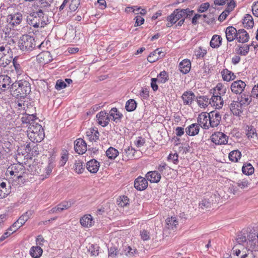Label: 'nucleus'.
<instances>
[{
    "label": "nucleus",
    "instance_id": "1",
    "mask_svg": "<svg viewBox=\"0 0 258 258\" xmlns=\"http://www.w3.org/2000/svg\"><path fill=\"white\" fill-rule=\"evenodd\" d=\"M10 91L17 98H24L31 92L30 84L24 80L16 81L11 85Z\"/></svg>",
    "mask_w": 258,
    "mask_h": 258
},
{
    "label": "nucleus",
    "instance_id": "2",
    "mask_svg": "<svg viewBox=\"0 0 258 258\" xmlns=\"http://www.w3.org/2000/svg\"><path fill=\"white\" fill-rule=\"evenodd\" d=\"M27 132L28 138L33 143L41 142L45 136L42 126L36 122H32Z\"/></svg>",
    "mask_w": 258,
    "mask_h": 258
},
{
    "label": "nucleus",
    "instance_id": "3",
    "mask_svg": "<svg viewBox=\"0 0 258 258\" xmlns=\"http://www.w3.org/2000/svg\"><path fill=\"white\" fill-rule=\"evenodd\" d=\"M18 43L20 50L25 52H30L36 47L39 48L42 44V43L37 44L34 37L28 34L22 35Z\"/></svg>",
    "mask_w": 258,
    "mask_h": 258
},
{
    "label": "nucleus",
    "instance_id": "4",
    "mask_svg": "<svg viewBox=\"0 0 258 258\" xmlns=\"http://www.w3.org/2000/svg\"><path fill=\"white\" fill-rule=\"evenodd\" d=\"M194 11L190 10L189 9H177L175 10L173 13L169 16L167 20L168 23L166 24L167 27H171L175 24L176 22L183 18L190 17L192 15Z\"/></svg>",
    "mask_w": 258,
    "mask_h": 258
},
{
    "label": "nucleus",
    "instance_id": "5",
    "mask_svg": "<svg viewBox=\"0 0 258 258\" xmlns=\"http://www.w3.org/2000/svg\"><path fill=\"white\" fill-rule=\"evenodd\" d=\"M28 24L35 28H42L46 24L47 20L44 18V13L42 9L31 13L27 17Z\"/></svg>",
    "mask_w": 258,
    "mask_h": 258
},
{
    "label": "nucleus",
    "instance_id": "6",
    "mask_svg": "<svg viewBox=\"0 0 258 258\" xmlns=\"http://www.w3.org/2000/svg\"><path fill=\"white\" fill-rule=\"evenodd\" d=\"M12 52L9 46H0V67H6L12 61Z\"/></svg>",
    "mask_w": 258,
    "mask_h": 258
},
{
    "label": "nucleus",
    "instance_id": "7",
    "mask_svg": "<svg viewBox=\"0 0 258 258\" xmlns=\"http://www.w3.org/2000/svg\"><path fill=\"white\" fill-rule=\"evenodd\" d=\"M228 138L225 134L220 132H216L211 136V141L218 145L226 144Z\"/></svg>",
    "mask_w": 258,
    "mask_h": 258
},
{
    "label": "nucleus",
    "instance_id": "8",
    "mask_svg": "<svg viewBox=\"0 0 258 258\" xmlns=\"http://www.w3.org/2000/svg\"><path fill=\"white\" fill-rule=\"evenodd\" d=\"M208 118L209 119L208 123L210 127H215L220 124L221 120V115L217 111H213L208 113Z\"/></svg>",
    "mask_w": 258,
    "mask_h": 258
},
{
    "label": "nucleus",
    "instance_id": "9",
    "mask_svg": "<svg viewBox=\"0 0 258 258\" xmlns=\"http://www.w3.org/2000/svg\"><path fill=\"white\" fill-rule=\"evenodd\" d=\"M96 117L97 119L98 124L103 127L106 126L110 121L109 114L105 111H101L97 113Z\"/></svg>",
    "mask_w": 258,
    "mask_h": 258
},
{
    "label": "nucleus",
    "instance_id": "10",
    "mask_svg": "<svg viewBox=\"0 0 258 258\" xmlns=\"http://www.w3.org/2000/svg\"><path fill=\"white\" fill-rule=\"evenodd\" d=\"M246 87V84L242 80H237L233 82L231 85V91L236 94H241Z\"/></svg>",
    "mask_w": 258,
    "mask_h": 258
},
{
    "label": "nucleus",
    "instance_id": "11",
    "mask_svg": "<svg viewBox=\"0 0 258 258\" xmlns=\"http://www.w3.org/2000/svg\"><path fill=\"white\" fill-rule=\"evenodd\" d=\"M74 149L79 154H83L87 151V144L82 139H78L74 142Z\"/></svg>",
    "mask_w": 258,
    "mask_h": 258
},
{
    "label": "nucleus",
    "instance_id": "12",
    "mask_svg": "<svg viewBox=\"0 0 258 258\" xmlns=\"http://www.w3.org/2000/svg\"><path fill=\"white\" fill-rule=\"evenodd\" d=\"M52 60L51 53L47 51H43L37 56V61L41 64L48 63Z\"/></svg>",
    "mask_w": 258,
    "mask_h": 258
},
{
    "label": "nucleus",
    "instance_id": "13",
    "mask_svg": "<svg viewBox=\"0 0 258 258\" xmlns=\"http://www.w3.org/2000/svg\"><path fill=\"white\" fill-rule=\"evenodd\" d=\"M243 107L238 100L233 101L229 106L231 111L236 116L240 115L243 112Z\"/></svg>",
    "mask_w": 258,
    "mask_h": 258
},
{
    "label": "nucleus",
    "instance_id": "14",
    "mask_svg": "<svg viewBox=\"0 0 258 258\" xmlns=\"http://www.w3.org/2000/svg\"><path fill=\"white\" fill-rule=\"evenodd\" d=\"M208 113L202 112L199 115L198 117V122L199 125L201 126L204 129H209L210 126L209 125V119H208Z\"/></svg>",
    "mask_w": 258,
    "mask_h": 258
},
{
    "label": "nucleus",
    "instance_id": "15",
    "mask_svg": "<svg viewBox=\"0 0 258 258\" xmlns=\"http://www.w3.org/2000/svg\"><path fill=\"white\" fill-rule=\"evenodd\" d=\"M212 96L210 98V105L215 107L216 109L221 108L223 105V100L221 96L218 95L217 93H212Z\"/></svg>",
    "mask_w": 258,
    "mask_h": 258
},
{
    "label": "nucleus",
    "instance_id": "16",
    "mask_svg": "<svg viewBox=\"0 0 258 258\" xmlns=\"http://www.w3.org/2000/svg\"><path fill=\"white\" fill-rule=\"evenodd\" d=\"M148 185L147 179L142 176H139L134 181V187L138 190H143L146 189Z\"/></svg>",
    "mask_w": 258,
    "mask_h": 258
},
{
    "label": "nucleus",
    "instance_id": "17",
    "mask_svg": "<svg viewBox=\"0 0 258 258\" xmlns=\"http://www.w3.org/2000/svg\"><path fill=\"white\" fill-rule=\"evenodd\" d=\"M136 151L132 147H127L122 150V160L127 161L135 158V154Z\"/></svg>",
    "mask_w": 258,
    "mask_h": 258
},
{
    "label": "nucleus",
    "instance_id": "18",
    "mask_svg": "<svg viewBox=\"0 0 258 258\" xmlns=\"http://www.w3.org/2000/svg\"><path fill=\"white\" fill-rule=\"evenodd\" d=\"M225 33L227 40L231 42L234 39H236L238 30L232 26H229L226 28Z\"/></svg>",
    "mask_w": 258,
    "mask_h": 258
},
{
    "label": "nucleus",
    "instance_id": "19",
    "mask_svg": "<svg viewBox=\"0 0 258 258\" xmlns=\"http://www.w3.org/2000/svg\"><path fill=\"white\" fill-rule=\"evenodd\" d=\"M8 20L12 25H19L23 20L22 15L20 13H17L14 14L9 15L8 16Z\"/></svg>",
    "mask_w": 258,
    "mask_h": 258
},
{
    "label": "nucleus",
    "instance_id": "20",
    "mask_svg": "<svg viewBox=\"0 0 258 258\" xmlns=\"http://www.w3.org/2000/svg\"><path fill=\"white\" fill-rule=\"evenodd\" d=\"M146 177L147 180H149L151 182L157 183L159 182L161 179V174L157 171H153L148 172Z\"/></svg>",
    "mask_w": 258,
    "mask_h": 258
},
{
    "label": "nucleus",
    "instance_id": "21",
    "mask_svg": "<svg viewBox=\"0 0 258 258\" xmlns=\"http://www.w3.org/2000/svg\"><path fill=\"white\" fill-rule=\"evenodd\" d=\"M191 62L188 59L182 60L179 64V69L183 74H187L190 70Z\"/></svg>",
    "mask_w": 258,
    "mask_h": 258
},
{
    "label": "nucleus",
    "instance_id": "22",
    "mask_svg": "<svg viewBox=\"0 0 258 258\" xmlns=\"http://www.w3.org/2000/svg\"><path fill=\"white\" fill-rule=\"evenodd\" d=\"M99 166V163L95 159H92L86 164L87 169L93 173H95L98 171Z\"/></svg>",
    "mask_w": 258,
    "mask_h": 258
},
{
    "label": "nucleus",
    "instance_id": "23",
    "mask_svg": "<svg viewBox=\"0 0 258 258\" xmlns=\"http://www.w3.org/2000/svg\"><path fill=\"white\" fill-rule=\"evenodd\" d=\"M109 116L110 119H111L116 123L120 121L121 118L122 117V114L118 111L116 108H112L109 111Z\"/></svg>",
    "mask_w": 258,
    "mask_h": 258
},
{
    "label": "nucleus",
    "instance_id": "24",
    "mask_svg": "<svg viewBox=\"0 0 258 258\" xmlns=\"http://www.w3.org/2000/svg\"><path fill=\"white\" fill-rule=\"evenodd\" d=\"M249 36L248 33L243 29H240L238 30L236 40L238 42L245 43L249 40Z\"/></svg>",
    "mask_w": 258,
    "mask_h": 258
},
{
    "label": "nucleus",
    "instance_id": "25",
    "mask_svg": "<svg viewBox=\"0 0 258 258\" xmlns=\"http://www.w3.org/2000/svg\"><path fill=\"white\" fill-rule=\"evenodd\" d=\"M200 128L199 124L192 123L186 128L185 132L188 136H194L198 134Z\"/></svg>",
    "mask_w": 258,
    "mask_h": 258
},
{
    "label": "nucleus",
    "instance_id": "26",
    "mask_svg": "<svg viewBox=\"0 0 258 258\" xmlns=\"http://www.w3.org/2000/svg\"><path fill=\"white\" fill-rule=\"evenodd\" d=\"M11 83V79L7 75L0 76V89L5 90L6 88H9Z\"/></svg>",
    "mask_w": 258,
    "mask_h": 258
},
{
    "label": "nucleus",
    "instance_id": "27",
    "mask_svg": "<svg viewBox=\"0 0 258 258\" xmlns=\"http://www.w3.org/2000/svg\"><path fill=\"white\" fill-rule=\"evenodd\" d=\"M80 222L82 226L88 228L92 225L93 218L90 214L85 215L80 219Z\"/></svg>",
    "mask_w": 258,
    "mask_h": 258
},
{
    "label": "nucleus",
    "instance_id": "28",
    "mask_svg": "<svg viewBox=\"0 0 258 258\" xmlns=\"http://www.w3.org/2000/svg\"><path fill=\"white\" fill-rule=\"evenodd\" d=\"M195 94L191 91L184 92L182 95V99L184 104H190L195 99Z\"/></svg>",
    "mask_w": 258,
    "mask_h": 258
},
{
    "label": "nucleus",
    "instance_id": "29",
    "mask_svg": "<svg viewBox=\"0 0 258 258\" xmlns=\"http://www.w3.org/2000/svg\"><path fill=\"white\" fill-rule=\"evenodd\" d=\"M35 117L34 114H26L21 117V121L23 124H26L27 126H30L32 122H36Z\"/></svg>",
    "mask_w": 258,
    "mask_h": 258
},
{
    "label": "nucleus",
    "instance_id": "30",
    "mask_svg": "<svg viewBox=\"0 0 258 258\" xmlns=\"http://www.w3.org/2000/svg\"><path fill=\"white\" fill-rule=\"evenodd\" d=\"M243 25L246 29L251 28L253 27L254 22L252 16L249 14H246L243 19Z\"/></svg>",
    "mask_w": 258,
    "mask_h": 258
},
{
    "label": "nucleus",
    "instance_id": "31",
    "mask_svg": "<svg viewBox=\"0 0 258 258\" xmlns=\"http://www.w3.org/2000/svg\"><path fill=\"white\" fill-rule=\"evenodd\" d=\"M86 136L90 141H96L99 139V133L94 128H91L86 132Z\"/></svg>",
    "mask_w": 258,
    "mask_h": 258
},
{
    "label": "nucleus",
    "instance_id": "32",
    "mask_svg": "<svg viewBox=\"0 0 258 258\" xmlns=\"http://www.w3.org/2000/svg\"><path fill=\"white\" fill-rule=\"evenodd\" d=\"M119 151L115 148L110 147L106 151V155L111 160L115 159L119 155Z\"/></svg>",
    "mask_w": 258,
    "mask_h": 258
},
{
    "label": "nucleus",
    "instance_id": "33",
    "mask_svg": "<svg viewBox=\"0 0 258 258\" xmlns=\"http://www.w3.org/2000/svg\"><path fill=\"white\" fill-rule=\"evenodd\" d=\"M222 38L220 35H214L210 41V45L212 48H218L221 44Z\"/></svg>",
    "mask_w": 258,
    "mask_h": 258
},
{
    "label": "nucleus",
    "instance_id": "34",
    "mask_svg": "<svg viewBox=\"0 0 258 258\" xmlns=\"http://www.w3.org/2000/svg\"><path fill=\"white\" fill-rule=\"evenodd\" d=\"M197 102L198 105L203 108H205L210 104V99L206 96H200L198 98Z\"/></svg>",
    "mask_w": 258,
    "mask_h": 258
},
{
    "label": "nucleus",
    "instance_id": "35",
    "mask_svg": "<svg viewBox=\"0 0 258 258\" xmlns=\"http://www.w3.org/2000/svg\"><path fill=\"white\" fill-rule=\"evenodd\" d=\"M221 75L223 79L226 81H230V80H234L235 78L234 73L227 69H224L221 72Z\"/></svg>",
    "mask_w": 258,
    "mask_h": 258
},
{
    "label": "nucleus",
    "instance_id": "36",
    "mask_svg": "<svg viewBox=\"0 0 258 258\" xmlns=\"http://www.w3.org/2000/svg\"><path fill=\"white\" fill-rule=\"evenodd\" d=\"M42 252L43 250L40 247L33 246L30 249V254L34 258H38L41 255Z\"/></svg>",
    "mask_w": 258,
    "mask_h": 258
},
{
    "label": "nucleus",
    "instance_id": "37",
    "mask_svg": "<svg viewBox=\"0 0 258 258\" xmlns=\"http://www.w3.org/2000/svg\"><path fill=\"white\" fill-rule=\"evenodd\" d=\"M252 96L249 95L243 94L241 97L240 99H239L238 98V100L241 103V104L244 106H247L252 101Z\"/></svg>",
    "mask_w": 258,
    "mask_h": 258
},
{
    "label": "nucleus",
    "instance_id": "38",
    "mask_svg": "<svg viewBox=\"0 0 258 258\" xmlns=\"http://www.w3.org/2000/svg\"><path fill=\"white\" fill-rule=\"evenodd\" d=\"M241 156V153L238 150L232 151L229 154V159L232 162H238Z\"/></svg>",
    "mask_w": 258,
    "mask_h": 258
},
{
    "label": "nucleus",
    "instance_id": "39",
    "mask_svg": "<svg viewBox=\"0 0 258 258\" xmlns=\"http://www.w3.org/2000/svg\"><path fill=\"white\" fill-rule=\"evenodd\" d=\"M246 249H244L242 245H235L232 248V252L233 254L237 256L238 257L240 258V255H241L243 252H247Z\"/></svg>",
    "mask_w": 258,
    "mask_h": 258
},
{
    "label": "nucleus",
    "instance_id": "40",
    "mask_svg": "<svg viewBox=\"0 0 258 258\" xmlns=\"http://www.w3.org/2000/svg\"><path fill=\"white\" fill-rule=\"evenodd\" d=\"M234 183L241 189H244L248 187L250 183L249 180V178H244L242 179H239Z\"/></svg>",
    "mask_w": 258,
    "mask_h": 258
},
{
    "label": "nucleus",
    "instance_id": "41",
    "mask_svg": "<svg viewBox=\"0 0 258 258\" xmlns=\"http://www.w3.org/2000/svg\"><path fill=\"white\" fill-rule=\"evenodd\" d=\"M215 8L213 7L210 9V11L211 12V14H209V15H202V19L208 24L213 23L215 21V18L214 15L212 14V13H213L215 11Z\"/></svg>",
    "mask_w": 258,
    "mask_h": 258
},
{
    "label": "nucleus",
    "instance_id": "42",
    "mask_svg": "<svg viewBox=\"0 0 258 258\" xmlns=\"http://www.w3.org/2000/svg\"><path fill=\"white\" fill-rule=\"evenodd\" d=\"M40 8L42 9L43 12L45 11H49V8L53 3V0H40Z\"/></svg>",
    "mask_w": 258,
    "mask_h": 258
},
{
    "label": "nucleus",
    "instance_id": "43",
    "mask_svg": "<svg viewBox=\"0 0 258 258\" xmlns=\"http://www.w3.org/2000/svg\"><path fill=\"white\" fill-rule=\"evenodd\" d=\"M137 104L135 100L131 99L126 102L125 109L128 112L133 111L137 108Z\"/></svg>",
    "mask_w": 258,
    "mask_h": 258
},
{
    "label": "nucleus",
    "instance_id": "44",
    "mask_svg": "<svg viewBox=\"0 0 258 258\" xmlns=\"http://www.w3.org/2000/svg\"><path fill=\"white\" fill-rule=\"evenodd\" d=\"M117 202L120 207H124L129 205L130 200L127 196H122L117 199Z\"/></svg>",
    "mask_w": 258,
    "mask_h": 258
},
{
    "label": "nucleus",
    "instance_id": "45",
    "mask_svg": "<svg viewBox=\"0 0 258 258\" xmlns=\"http://www.w3.org/2000/svg\"><path fill=\"white\" fill-rule=\"evenodd\" d=\"M83 163L81 160H77L76 161L73 168L74 170L78 173V174H80L83 173L84 170Z\"/></svg>",
    "mask_w": 258,
    "mask_h": 258
},
{
    "label": "nucleus",
    "instance_id": "46",
    "mask_svg": "<svg viewBox=\"0 0 258 258\" xmlns=\"http://www.w3.org/2000/svg\"><path fill=\"white\" fill-rule=\"evenodd\" d=\"M238 47L237 52L241 55H246L249 51V45H238Z\"/></svg>",
    "mask_w": 258,
    "mask_h": 258
},
{
    "label": "nucleus",
    "instance_id": "47",
    "mask_svg": "<svg viewBox=\"0 0 258 258\" xmlns=\"http://www.w3.org/2000/svg\"><path fill=\"white\" fill-rule=\"evenodd\" d=\"M17 60L18 58L17 57H14L13 59V63L17 74L18 75H20L23 72V70Z\"/></svg>",
    "mask_w": 258,
    "mask_h": 258
},
{
    "label": "nucleus",
    "instance_id": "48",
    "mask_svg": "<svg viewBox=\"0 0 258 258\" xmlns=\"http://www.w3.org/2000/svg\"><path fill=\"white\" fill-rule=\"evenodd\" d=\"M158 82L161 83H165L168 80V76L165 71L161 72L157 76Z\"/></svg>",
    "mask_w": 258,
    "mask_h": 258
},
{
    "label": "nucleus",
    "instance_id": "49",
    "mask_svg": "<svg viewBox=\"0 0 258 258\" xmlns=\"http://www.w3.org/2000/svg\"><path fill=\"white\" fill-rule=\"evenodd\" d=\"M254 168L250 164L243 166L242 168V172L246 175L252 174L254 172Z\"/></svg>",
    "mask_w": 258,
    "mask_h": 258
},
{
    "label": "nucleus",
    "instance_id": "50",
    "mask_svg": "<svg viewBox=\"0 0 258 258\" xmlns=\"http://www.w3.org/2000/svg\"><path fill=\"white\" fill-rule=\"evenodd\" d=\"M236 240L238 243L237 245H242L243 243L247 242L248 240L244 233H240L238 234Z\"/></svg>",
    "mask_w": 258,
    "mask_h": 258
},
{
    "label": "nucleus",
    "instance_id": "51",
    "mask_svg": "<svg viewBox=\"0 0 258 258\" xmlns=\"http://www.w3.org/2000/svg\"><path fill=\"white\" fill-rule=\"evenodd\" d=\"M31 214V212H27L22 215L18 219V221L20 223L21 225H23L25 222L29 219V217Z\"/></svg>",
    "mask_w": 258,
    "mask_h": 258
},
{
    "label": "nucleus",
    "instance_id": "52",
    "mask_svg": "<svg viewBox=\"0 0 258 258\" xmlns=\"http://www.w3.org/2000/svg\"><path fill=\"white\" fill-rule=\"evenodd\" d=\"M11 192V186H9L7 188H0V199L6 198Z\"/></svg>",
    "mask_w": 258,
    "mask_h": 258
},
{
    "label": "nucleus",
    "instance_id": "53",
    "mask_svg": "<svg viewBox=\"0 0 258 258\" xmlns=\"http://www.w3.org/2000/svg\"><path fill=\"white\" fill-rule=\"evenodd\" d=\"M80 5V0H72L69 6V9L71 11L74 12L77 10Z\"/></svg>",
    "mask_w": 258,
    "mask_h": 258
},
{
    "label": "nucleus",
    "instance_id": "54",
    "mask_svg": "<svg viewBox=\"0 0 258 258\" xmlns=\"http://www.w3.org/2000/svg\"><path fill=\"white\" fill-rule=\"evenodd\" d=\"M157 49H156L152 52H151L150 55L147 57L148 61L150 62H155L159 59V56H157Z\"/></svg>",
    "mask_w": 258,
    "mask_h": 258
},
{
    "label": "nucleus",
    "instance_id": "55",
    "mask_svg": "<svg viewBox=\"0 0 258 258\" xmlns=\"http://www.w3.org/2000/svg\"><path fill=\"white\" fill-rule=\"evenodd\" d=\"M167 224L169 226V228H173V227H176L178 225V221L176 218L171 217L167 219Z\"/></svg>",
    "mask_w": 258,
    "mask_h": 258
},
{
    "label": "nucleus",
    "instance_id": "56",
    "mask_svg": "<svg viewBox=\"0 0 258 258\" xmlns=\"http://www.w3.org/2000/svg\"><path fill=\"white\" fill-rule=\"evenodd\" d=\"M13 166H16L15 171H17V177L19 178L22 177V174L24 173V166L21 164L14 165Z\"/></svg>",
    "mask_w": 258,
    "mask_h": 258
},
{
    "label": "nucleus",
    "instance_id": "57",
    "mask_svg": "<svg viewBox=\"0 0 258 258\" xmlns=\"http://www.w3.org/2000/svg\"><path fill=\"white\" fill-rule=\"evenodd\" d=\"M15 108H18V110H20V111H21V110L23 111V112H21L20 111V113H21L23 114L24 113L25 107V103L24 101H19V100L16 101L15 102Z\"/></svg>",
    "mask_w": 258,
    "mask_h": 258
},
{
    "label": "nucleus",
    "instance_id": "58",
    "mask_svg": "<svg viewBox=\"0 0 258 258\" xmlns=\"http://www.w3.org/2000/svg\"><path fill=\"white\" fill-rule=\"evenodd\" d=\"M99 247L97 245H91L88 248V251L92 255L96 256L99 253Z\"/></svg>",
    "mask_w": 258,
    "mask_h": 258
},
{
    "label": "nucleus",
    "instance_id": "59",
    "mask_svg": "<svg viewBox=\"0 0 258 258\" xmlns=\"http://www.w3.org/2000/svg\"><path fill=\"white\" fill-rule=\"evenodd\" d=\"M72 206V203L71 202H66L64 201L58 205V208L60 209V212L62 211L63 210H66L69 209Z\"/></svg>",
    "mask_w": 258,
    "mask_h": 258
},
{
    "label": "nucleus",
    "instance_id": "60",
    "mask_svg": "<svg viewBox=\"0 0 258 258\" xmlns=\"http://www.w3.org/2000/svg\"><path fill=\"white\" fill-rule=\"evenodd\" d=\"M23 225H21L20 223L17 220L16 222H15L12 226H11L9 229L8 231H10L12 232V233H13L14 232H15L17 230H18L19 228H20L21 227H22Z\"/></svg>",
    "mask_w": 258,
    "mask_h": 258
},
{
    "label": "nucleus",
    "instance_id": "61",
    "mask_svg": "<svg viewBox=\"0 0 258 258\" xmlns=\"http://www.w3.org/2000/svg\"><path fill=\"white\" fill-rule=\"evenodd\" d=\"M67 87V85L65 82L62 80H58L56 81L55 88L57 90H60Z\"/></svg>",
    "mask_w": 258,
    "mask_h": 258
},
{
    "label": "nucleus",
    "instance_id": "62",
    "mask_svg": "<svg viewBox=\"0 0 258 258\" xmlns=\"http://www.w3.org/2000/svg\"><path fill=\"white\" fill-rule=\"evenodd\" d=\"M168 160L172 161L173 163L176 164L178 162V155L176 153L173 154H170L168 156Z\"/></svg>",
    "mask_w": 258,
    "mask_h": 258
},
{
    "label": "nucleus",
    "instance_id": "63",
    "mask_svg": "<svg viewBox=\"0 0 258 258\" xmlns=\"http://www.w3.org/2000/svg\"><path fill=\"white\" fill-rule=\"evenodd\" d=\"M169 167L166 164V163L163 162L161 163L158 167V170L160 172V174H165V171Z\"/></svg>",
    "mask_w": 258,
    "mask_h": 258
},
{
    "label": "nucleus",
    "instance_id": "64",
    "mask_svg": "<svg viewBox=\"0 0 258 258\" xmlns=\"http://www.w3.org/2000/svg\"><path fill=\"white\" fill-rule=\"evenodd\" d=\"M246 250L247 252H243L241 255H240V258H255L253 255L252 250L249 249H246Z\"/></svg>",
    "mask_w": 258,
    "mask_h": 258
}]
</instances>
